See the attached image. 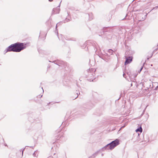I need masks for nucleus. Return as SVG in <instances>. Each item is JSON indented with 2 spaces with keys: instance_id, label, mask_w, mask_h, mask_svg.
<instances>
[{
  "instance_id": "f3484780",
  "label": "nucleus",
  "mask_w": 158,
  "mask_h": 158,
  "mask_svg": "<svg viewBox=\"0 0 158 158\" xmlns=\"http://www.w3.org/2000/svg\"><path fill=\"white\" fill-rule=\"evenodd\" d=\"M70 21V20L69 19H68L67 18H66L65 19L64 21V23H65L66 22H69Z\"/></svg>"
},
{
  "instance_id": "4468645a",
  "label": "nucleus",
  "mask_w": 158,
  "mask_h": 158,
  "mask_svg": "<svg viewBox=\"0 0 158 158\" xmlns=\"http://www.w3.org/2000/svg\"><path fill=\"white\" fill-rule=\"evenodd\" d=\"M89 16V20H91L93 19V16L92 14H90L88 15Z\"/></svg>"
},
{
  "instance_id": "bb28decb",
  "label": "nucleus",
  "mask_w": 158,
  "mask_h": 158,
  "mask_svg": "<svg viewBox=\"0 0 158 158\" xmlns=\"http://www.w3.org/2000/svg\"><path fill=\"white\" fill-rule=\"evenodd\" d=\"M125 76H126L125 74L124 73L123 74V77H125Z\"/></svg>"
},
{
  "instance_id": "f03ea898",
  "label": "nucleus",
  "mask_w": 158,
  "mask_h": 158,
  "mask_svg": "<svg viewBox=\"0 0 158 158\" xmlns=\"http://www.w3.org/2000/svg\"><path fill=\"white\" fill-rule=\"evenodd\" d=\"M119 140L117 139L107 144L105 146L102 148V150L104 151L109 149L112 150L119 144Z\"/></svg>"
},
{
  "instance_id": "2f4dec72",
  "label": "nucleus",
  "mask_w": 158,
  "mask_h": 158,
  "mask_svg": "<svg viewBox=\"0 0 158 158\" xmlns=\"http://www.w3.org/2000/svg\"><path fill=\"white\" fill-rule=\"evenodd\" d=\"M4 145H5V146H7V144H6V143H5V144H4Z\"/></svg>"
},
{
  "instance_id": "4be33fe9",
  "label": "nucleus",
  "mask_w": 158,
  "mask_h": 158,
  "mask_svg": "<svg viewBox=\"0 0 158 158\" xmlns=\"http://www.w3.org/2000/svg\"><path fill=\"white\" fill-rule=\"evenodd\" d=\"M158 8V6H155V7H154V8L152 9V10H153L155 9H157Z\"/></svg>"
},
{
  "instance_id": "7ed1b4c3",
  "label": "nucleus",
  "mask_w": 158,
  "mask_h": 158,
  "mask_svg": "<svg viewBox=\"0 0 158 158\" xmlns=\"http://www.w3.org/2000/svg\"><path fill=\"white\" fill-rule=\"evenodd\" d=\"M96 69L93 68H91L87 70V72L89 73L87 76L89 78V81H90L94 82L95 78H94V74H95L94 72Z\"/></svg>"
},
{
  "instance_id": "b1692460",
  "label": "nucleus",
  "mask_w": 158,
  "mask_h": 158,
  "mask_svg": "<svg viewBox=\"0 0 158 158\" xmlns=\"http://www.w3.org/2000/svg\"><path fill=\"white\" fill-rule=\"evenodd\" d=\"M42 96H43L42 95L40 96V95H38V96H37V98H41L42 97Z\"/></svg>"
},
{
  "instance_id": "72a5a7b5",
  "label": "nucleus",
  "mask_w": 158,
  "mask_h": 158,
  "mask_svg": "<svg viewBox=\"0 0 158 158\" xmlns=\"http://www.w3.org/2000/svg\"><path fill=\"white\" fill-rule=\"evenodd\" d=\"M30 148H34V147L31 146V147H30Z\"/></svg>"
},
{
  "instance_id": "9d476101",
  "label": "nucleus",
  "mask_w": 158,
  "mask_h": 158,
  "mask_svg": "<svg viewBox=\"0 0 158 158\" xmlns=\"http://www.w3.org/2000/svg\"><path fill=\"white\" fill-rule=\"evenodd\" d=\"M92 46L95 49H96V51L98 49V45L95 42H93L92 43Z\"/></svg>"
},
{
  "instance_id": "423d86ee",
  "label": "nucleus",
  "mask_w": 158,
  "mask_h": 158,
  "mask_svg": "<svg viewBox=\"0 0 158 158\" xmlns=\"http://www.w3.org/2000/svg\"><path fill=\"white\" fill-rule=\"evenodd\" d=\"M125 57H126V59L124 63L125 65H127L130 64L132 60L133 57L132 56H129L128 57L125 56Z\"/></svg>"
},
{
  "instance_id": "1a4fd4ad",
  "label": "nucleus",
  "mask_w": 158,
  "mask_h": 158,
  "mask_svg": "<svg viewBox=\"0 0 158 158\" xmlns=\"http://www.w3.org/2000/svg\"><path fill=\"white\" fill-rule=\"evenodd\" d=\"M111 28L110 27H104L103 28V32L110 31Z\"/></svg>"
},
{
  "instance_id": "cd10ccee",
  "label": "nucleus",
  "mask_w": 158,
  "mask_h": 158,
  "mask_svg": "<svg viewBox=\"0 0 158 158\" xmlns=\"http://www.w3.org/2000/svg\"><path fill=\"white\" fill-rule=\"evenodd\" d=\"M48 158H53L52 156H49L48 157Z\"/></svg>"
},
{
  "instance_id": "6e6552de",
  "label": "nucleus",
  "mask_w": 158,
  "mask_h": 158,
  "mask_svg": "<svg viewBox=\"0 0 158 158\" xmlns=\"http://www.w3.org/2000/svg\"><path fill=\"white\" fill-rule=\"evenodd\" d=\"M132 15L131 14V12L128 13L125 17V18L123 19H126L127 20H129L131 19L132 18Z\"/></svg>"
},
{
  "instance_id": "a878e982",
  "label": "nucleus",
  "mask_w": 158,
  "mask_h": 158,
  "mask_svg": "<svg viewBox=\"0 0 158 158\" xmlns=\"http://www.w3.org/2000/svg\"><path fill=\"white\" fill-rule=\"evenodd\" d=\"M144 63H143V66L141 67V68L140 69V71H141L142 70V69H143V66L144 65Z\"/></svg>"
},
{
  "instance_id": "f257e3e1",
  "label": "nucleus",
  "mask_w": 158,
  "mask_h": 158,
  "mask_svg": "<svg viewBox=\"0 0 158 158\" xmlns=\"http://www.w3.org/2000/svg\"><path fill=\"white\" fill-rule=\"evenodd\" d=\"M26 44L17 42L8 47L5 50V53L8 52H19L26 48Z\"/></svg>"
},
{
  "instance_id": "c756f323",
  "label": "nucleus",
  "mask_w": 158,
  "mask_h": 158,
  "mask_svg": "<svg viewBox=\"0 0 158 158\" xmlns=\"http://www.w3.org/2000/svg\"><path fill=\"white\" fill-rule=\"evenodd\" d=\"M140 15V16H143V14H141Z\"/></svg>"
},
{
  "instance_id": "0eeeda50",
  "label": "nucleus",
  "mask_w": 158,
  "mask_h": 158,
  "mask_svg": "<svg viewBox=\"0 0 158 158\" xmlns=\"http://www.w3.org/2000/svg\"><path fill=\"white\" fill-rule=\"evenodd\" d=\"M61 2H62V1H61L60 2L59 5V6H58L57 8H54L53 9L52 11V14H58L59 13V12L60 11V9L59 7H60V3H61Z\"/></svg>"
},
{
  "instance_id": "4c0bfd02",
  "label": "nucleus",
  "mask_w": 158,
  "mask_h": 158,
  "mask_svg": "<svg viewBox=\"0 0 158 158\" xmlns=\"http://www.w3.org/2000/svg\"><path fill=\"white\" fill-rule=\"evenodd\" d=\"M156 86H154V87L155 88Z\"/></svg>"
},
{
  "instance_id": "ddd939ff",
  "label": "nucleus",
  "mask_w": 158,
  "mask_h": 158,
  "mask_svg": "<svg viewBox=\"0 0 158 158\" xmlns=\"http://www.w3.org/2000/svg\"><path fill=\"white\" fill-rule=\"evenodd\" d=\"M98 152H97L93 154L92 156L89 157V158H94L95 157L97 156L98 154Z\"/></svg>"
},
{
  "instance_id": "58836bf2",
  "label": "nucleus",
  "mask_w": 158,
  "mask_h": 158,
  "mask_svg": "<svg viewBox=\"0 0 158 158\" xmlns=\"http://www.w3.org/2000/svg\"><path fill=\"white\" fill-rule=\"evenodd\" d=\"M106 54L107 55H108V54H106Z\"/></svg>"
},
{
  "instance_id": "c85d7f7f",
  "label": "nucleus",
  "mask_w": 158,
  "mask_h": 158,
  "mask_svg": "<svg viewBox=\"0 0 158 158\" xmlns=\"http://www.w3.org/2000/svg\"><path fill=\"white\" fill-rule=\"evenodd\" d=\"M131 86H132L133 85V83L132 82L131 83Z\"/></svg>"
},
{
  "instance_id": "e433bc0d",
  "label": "nucleus",
  "mask_w": 158,
  "mask_h": 158,
  "mask_svg": "<svg viewBox=\"0 0 158 158\" xmlns=\"http://www.w3.org/2000/svg\"><path fill=\"white\" fill-rule=\"evenodd\" d=\"M141 71H140V70L139 71V73Z\"/></svg>"
},
{
  "instance_id": "9b49d317",
  "label": "nucleus",
  "mask_w": 158,
  "mask_h": 158,
  "mask_svg": "<svg viewBox=\"0 0 158 158\" xmlns=\"http://www.w3.org/2000/svg\"><path fill=\"white\" fill-rule=\"evenodd\" d=\"M38 154V151L37 150H36L34 152V153L32 155L34 157H37Z\"/></svg>"
},
{
  "instance_id": "412c9836",
  "label": "nucleus",
  "mask_w": 158,
  "mask_h": 158,
  "mask_svg": "<svg viewBox=\"0 0 158 158\" xmlns=\"http://www.w3.org/2000/svg\"><path fill=\"white\" fill-rule=\"evenodd\" d=\"M61 22H60V23H57L56 25V28H57V26H58L59 25H60V23H61Z\"/></svg>"
},
{
  "instance_id": "f704fd0d",
  "label": "nucleus",
  "mask_w": 158,
  "mask_h": 158,
  "mask_svg": "<svg viewBox=\"0 0 158 158\" xmlns=\"http://www.w3.org/2000/svg\"><path fill=\"white\" fill-rule=\"evenodd\" d=\"M42 89V90H43V93H44V90H43V87H42L41 88Z\"/></svg>"
},
{
  "instance_id": "20e7f679",
  "label": "nucleus",
  "mask_w": 158,
  "mask_h": 158,
  "mask_svg": "<svg viewBox=\"0 0 158 158\" xmlns=\"http://www.w3.org/2000/svg\"><path fill=\"white\" fill-rule=\"evenodd\" d=\"M149 85V88L151 90H156L158 87V83L157 82L150 83Z\"/></svg>"
},
{
  "instance_id": "2eb2a0df",
  "label": "nucleus",
  "mask_w": 158,
  "mask_h": 158,
  "mask_svg": "<svg viewBox=\"0 0 158 158\" xmlns=\"http://www.w3.org/2000/svg\"><path fill=\"white\" fill-rule=\"evenodd\" d=\"M147 15H148V14H146L144 16V17L143 18L142 17L141 19H140V18H139V20L143 21V20H144L146 19V17Z\"/></svg>"
},
{
  "instance_id": "aec40b11",
  "label": "nucleus",
  "mask_w": 158,
  "mask_h": 158,
  "mask_svg": "<svg viewBox=\"0 0 158 158\" xmlns=\"http://www.w3.org/2000/svg\"><path fill=\"white\" fill-rule=\"evenodd\" d=\"M158 49V48H156L155 49V50H154L153 51V52H152V56L153 55V54L154 53V52H155V51H157V50Z\"/></svg>"
},
{
  "instance_id": "ea45409f",
  "label": "nucleus",
  "mask_w": 158,
  "mask_h": 158,
  "mask_svg": "<svg viewBox=\"0 0 158 158\" xmlns=\"http://www.w3.org/2000/svg\"><path fill=\"white\" fill-rule=\"evenodd\" d=\"M49 62H51V61H49Z\"/></svg>"
},
{
  "instance_id": "a211bd4d",
  "label": "nucleus",
  "mask_w": 158,
  "mask_h": 158,
  "mask_svg": "<svg viewBox=\"0 0 158 158\" xmlns=\"http://www.w3.org/2000/svg\"><path fill=\"white\" fill-rule=\"evenodd\" d=\"M76 94L77 95V96L76 97V98H75V99H76L78 97V95L80 94V92L79 91H76Z\"/></svg>"
},
{
  "instance_id": "dca6fc26",
  "label": "nucleus",
  "mask_w": 158,
  "mask_h": 158,
  "mask_svg": "<svg viewBox=\"0 0 158 158\" xmlns=\"http://www.w3.org/2000/svg\"><path fill=\"white\" fill-rule=\"evenodd\" d=\"M108 52L110 54V55H112L113 53V50L111 49H109L108 50Z\"/></svg>"
},
{
  "instance_id": "c9c22d12",
  "label": "nucleus",
  "mask_w": 158,
  "mask_h": 158,
  "mask_svg": "<svg viewBox=\"0 0 158 158\" xmlns=\"http://www.w3.org/2000/svg\"><path fill=\"white\" fill-rule=\"evenodd\" d=\"M57 36H58V32L57 31Z\"/></svg>"
},
{
  "instance_id": "5701e85b",
  "label": "nucleus",
  "mask_w": 158,
  "mask_h": 158,
  "mask_svg": "<svg viewBox=\"0 0 158 158\" xmlns=\"http://www.w3.org/2000/svg\"><path fill=\"white\" fill-rule=\"evenodd\" d=\"M25 149V148H24L22 150V149H21L20 150V152L21 151H22V155H23V151Z\"/></svg>"
},
{
  "instance_id": "7c9ffc66",
  "label": "nucleus",
  "mask_w": 158,
  "mask_h": 158,
  "mask_svg": "<svg viewBox=\"0 0 158 158\" xmlns=\"http://www.w3.org/2000/svg\"><path fill=\"white\" fill-rule=\"evenodd\" d=\"M146 109V108H145V109L143 111V113L145 112V110Z\"/></svg>"
},
{
  "instance_id": "393cba45",
  "label": "nucleus",
  "mask_w": 158,
  "mask_h": 158,
  "mask_svg": "<svg viewBox=\"0 0 158 158\" xmlns=\"http://www.w3.org/2000/svg\"><path fill=\"white\" fill-rule=\"evenodd\" d=\"M144 63H143V66L141 67V68L140 69V71H141L142 70V69H143V66L144 65Z\"/></svg>"
},
{
  "instance_id": "39448f33",
  "label": "nucleus",
  "mask_w": 158,
  "mask_h": 158,
  "mask_svg": "<svg viewBox=\"0 0 158 158\" xmlns=\"http://www.w3.org/2000/svg\"><path fill=\"white\" fill-rule=\"evenodd\" d=\"M54 63L59 66H62V65H65L66 63L62 61L59 60H55L53 61Z\"/></svg>"
},
{
  "instance_id": "f8f14e48",
  "label": "nucleus",
  "mask_w": 158,
  "mask_h": 158,
  "mask_svg": "<svg viewBox=\"0 0 158 158\" xmlns=\"http://www.w3.org/2000/svg\"><path fill=\"white\" fill-rule=\"evenodd\" d=\"M142 129L141 127H138L136 130V132H142Z\"/></svg>"
},
{
  "instance_id": "6ab92c4d",
  "label": "nucleus",
  "mask_w": 158,
  "mask_h": 158,
  "mask_svg": "<svg viewBox=\"0 0 158 158\" xmlns=\"http://www.w3.org/2000/svg\"><path fill=\"white\" fill-rule=\"evenodd\" d=\"M133 85L135 86L136 87H137V83L135 81H133Z\"/></svg>"
},
{
  "instance_id": "473e14b6",
  "label": "nucleus",
  "mask_w": 158,
  "mask_h": 158,
  "mask_svg": "<svg viewBox=\"0 0 158 158\" xmlns=\"http://www.w3.org/2000/svg\"><path fill=\"white\" fill-rule=\"evenodd\" d=\"M53 0H48L49 1V2H52L53 1Z\"/></svg>"
}]
</instances>
